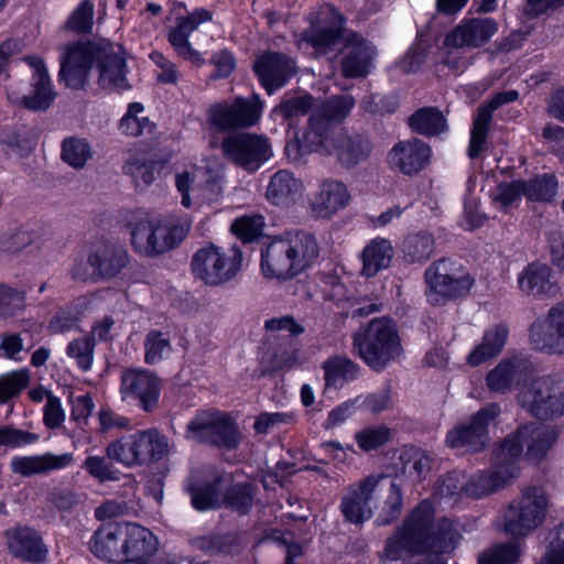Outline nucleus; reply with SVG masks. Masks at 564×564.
I'll return each instance as SVG.
<instances>
[{"instance_id":"nucleus-1","label":"nucleus","mask_w":564,"mask_h":564,"mask_svg":"<svg viewBox=\"0 0 564 564\" xmlns=\"http://www.w3.org/2000/svg\"><path fill=\"white\" fill-rule=\"evenodd\" d=\"M463 527L459 522L440 518L435 520V509L430 500L421 501L405 518L403 525L398 529L386 544V558L397 561L404 554L421 555L422 558H411L405 564H445L438 556L452 552L462 538Z\"/></svg>"},{"instance_id":"nucleus-2","label":"nucleus","mask_w":564,"mask_h":564,"mask_svg":"<svg viewBox=\"0 0 564 564\" xmlns=\"http://www.w3.org/2000/svg\"><path fill=\"white\" fill-rule=\"evenodd\" d=\"M297 44L300 48L304 44L311 45L318 52L343 45L341 72L348 78L367 76L376 56L375 46L346 30L343 17L328 4L321 7L314 14L311 29L302 34Z\"/></svg>"},{"instance_id":"nucleus-3","label":"nucleus","mask_w":564,"mask_h":564,"mask_svg":"<svg viewBox=\"0 0 564 564\" xmlns=\"http://www.w3.org/2000/svg\"><path fill=\"white\" fill-rule=\"evenodd\" d=\"M89 549L98 558L115 564H154L159 541L135 522H109L95 531Z\"/></svg>"},{"instance_id":"nucleus-4","label":"nucleus","mask_w":564,"mask_h":564,"mask_svg":"<svg viewBox=\"0 0 564 564\" xmlns=\"http://www.w3.org/2000/svg\"><path fill=\"white\" fill-rule=\"evenodd\" d=\"M555 438V432L549 426L523 425L495 447L491 467L500 473V479L509 481L519 475L522 460L535 464L543 459Z\"/></svg>"},{"instance_id":"nucleus-5","label":"nucleus","mask_w":564,"mask_h":564,"mask_svg":"<svg viewBox=\"0 0 564 564\" xmlns=\"http://www.w3.org/2000/svg\"><path fill=\"white\" fill-rule=\"evenodd\" d=\"M318 256L315 238L304 231L274 238L261 253V271L267 279L288 280L307 269Z\"/></svg>"},{"instance_id":"nucleus-6","label":"nucleus","mask_w":564,"mask_h":564,"mask_svg":"<svg viewBox=\"0 0 564 564\" xmlns=\"http://www.w3.org/2000/svg\"><path fill=\"white\" fill-rule=\"evenodd\" d=\"M354 349L373 370H382L402 352L397 324L388 317H377L361 326L352 336Z\"/></svg>"},{"instance_id":"nucleus-7","label":"nucleus","mask_w":564,"mask_h":564,"mask_svg":"<svg viewBox=\"0 0 564 564\" xmlns=\"http://www.w3.org/2000/svg\"><path fill=\"white\" fill-rule=\"evenodd\" d=\"M172 451L167 437L156 429L123 435L110 442L106 457L124 467L148 466L164 459Z\"/></svg>"},{"instance_id":"nucleus-8","label":"nucleus","mask_w":564,"mask_h":564,"mask_svg":"<svg viewBox=\"0 0 564 564\" xmlns=\"http://www.w3.org/2000/svg\"><path fill=\"white\" fill-rule=\"evenodd\" d=\"M425 296L430 304L441 306L465 296L473 285L469 273L448 259L433 262L424 273Z\"/></svg>"},{"instance_id":"nucleus-9","label":"nucleus","mask_w":564,"mask_h":564,"mask_svg":"<svg viewBox=\"0 0 564 564\" xmlns=\"http://www.w3.org/2000/svg\"><path fill=\"white\" fill-rule=\"evenodd\" d=\"M299 148L304 153L315 152L324 156H334L345 169H352L360 164L370 153L367 139L347 130H339L317 140L301 143Z\"/></svg>"},{"instance_id":"nucleus-10","label":"nucleus","mask_w":564,"mask_h":564,"mask_svg":"<svg viewBox=\"0 0 564 564\" xmlns=\"http://www.w3.org/2000/svg\"><path fill=\"white\" fill-rule=\"evenodd\" d=\"M549 501L543 489L530 487L522 491L506 513L505 531L512 536H525L546 518Z\"/></svg>"},{"instance_id":"nucleus-11","label":"nucleus","mask_w":564,"mask_h":564,"mask_svg":"<svg viewBox=\"0 0 564 564\" xmlns=\"http://www.w3.org/2000/svg\"><path fill=\"white\" fill-rule=\"evenodd\" d=\"M520 404L538 419L564 413V380L540 377L527 382L519 393Z\"/></svg>"},{"instance_id":"nucleus-12","label":"nucleus","mask_w":564,"mask_h":564,"mask_svg":"<svg viewBox=\"0 0 564 564\" xmlns=\"http://www.w3.org/2000/svg\"><path fill=\"white\" fill-rule=\"evenodd\" d=\"M241 252L234 248L230 254L209 245L198 249L192 259L193 274L208 285H220L234 279L241 267Z\"/></svg>"},{"instance_id":"nucleus-13","label":"nucleus","mask_w":564,"mask_h":564,"mask_svg":"<svg viewBox=\"0 0 564 564\" xmlns=\"http://www.w3.org/2000/svg\"><path fill=\"white\" fill-rule=\"evenodd\" d=\"M186 437L194 442L213 443L234 448L240 435L236 423L228 414L217 411H202L187 424Z\"/></svg>"},{"instance_id":"nucleus-14","label":"nucleus","mask_w":564,"mask_h":564,"mask_svg":"<svg viewBox=\"0 0 564 564\" xmlns=\"http://www.w3.org/2000/svg\"><path fill=\"white\" fill-rule=\"evenodd\" d=\"M263 108L258 95L249 99L238 97L234 101L213 105L207 112V122L220 131L251 127L260 119Z\"/></svg>"},{"instance_id":"nucleus-15","label":"nucleus","mask_w":564,"mask_h":564,"mask_svg":"<svg viewBox=\"0 0 564 564\" xmlns=\"http://www.w3.org/2000/svg\"><path fill=\"white\" fill-rule=\"evenodd\" d=\"M226 159L248 172H256L272 156L268 138L253 133H237L221 142Z\"/></svg>"},{"instance_id":"nucleus-16","label":"nucleus","mask_w":564,"mask_h":564,"mask_svg":"<svg viewBox=\"0 0 564 564\" xmlns=\"http://www.w3.org/2000/svg\"><path fill=\"white\" fill-rule=\"evenodd\" d=\"M161 389V378L151 370L132 368L121 375L120 395L122 401L135 403L145 412L156 409Z\"/></svg>"},{"instance_id":"nucleus-17","label":"nucleus","mask_w":564,"mask_h":564,"mask_svg":"<svg viewBox=\"0 0 564 564\" xmlns=\"http://www.w3.org/2000/svg\"><path fill=\"white\" fill-rule=\"evenodd\" d=\"M97 42L67 44L59 50V77L72 89H82L96 59Z\"/></svg>"},{"instance_id":"nucleus-18","label":"nucleus","mask_w":564,"mask_h":564,"mask_svg":"<svg viewBox=\"0 0 564 564\" xmlns=\"http://www.w3.org/2000/svg\"><path fill=\"white\" fill-rule=\"evenodd\" d=\"M384 479L382 475H370L349 486L340 501V510L347 521L359 524L372 517L375 499Z\"/></svg>"},{"instance_id":"nucleus-19","label":"nucleus","mask_w":564,"mask_h":564,"mask_svg":"<svg viewBox=\"0 0 564 564\" xmlns=\"http://www.w3.org/2000/svg\"><path fill=\"white\" fill-rule=\"evenodd\" d=\"M350 95L334 96L315 107L308 120V127L299 140V145L330 134L334 124L341 123L355 107Z\"/></svg>"},{"instance_id":"nucleus-20","label":"nucleus","mask_w":564,"mask_h":564,"mask_svg":"<svg viewBox=\"0 0 564 564\" xmlns=\"http://www.w3.org/2000/svg\"><path fill=\"white\" fill-rule=\"evenodd\" d=\"M498 404H489L471 416L469 422L455 426L447 433L446 443L453 448H464L477 452L484 448L488 441V426L499 415Z\"/></svg>"},{"instance_id":"nucleus-21","label":"nucleus","mask_w":564,"mask_h":564,"mask_svg":"<svg viewBox=\"0 0 564 564\" xmlns=\"http://www.w3.org/2000/svg\"><path fill=\"white\" fill-rule=\"evenodd\" d=\"M219 484L191 488L192 505L196 510L205 511L218 508L226 502L231 509L246 513L252 505L253 496L249 485L232 487L223 499Z\"/></svg>"},{"instance_id":"nucleus-22","label":"nucleus","mask_w":564,"mask_h":564,"mask_svg":"<svg viewBox=\"0 0 564 564\" xmlns=\"http://www.w3.org/2000/svg\"><path fill=\"white\" fill-rule=\"evenodd\" d=\"M95 68L98 84L105 89H126V57L121 46L107 40L97 42Z\"/></svg>"},{"instance_id":"nucleus-23","label":"nucleus","mask_w":564,"mask_h":564,"mask_svg":"<svg viewBox=\"0 0 564 564\" xmlns=\"http://www.w3.org/2000/svg\"><path fill=\"white\" fill-rule=\"evenodd\" d=\"M530 343L539 351L564 354V301L531 325Z\"/></svg>"},{"instance_id":"nucleus-24","label":"nucleus","mask_w":564,"mask_h":564,"mask_svg":"<svg viewBox=\"0 0 564 564\" xmlns=\"http://www.w3.org/2000/svg\"><path fill=\"white\" fill-rule=\"evenodd\" d=\"M351 200V195L341 181L324 178L308 200V208L316 219H332L340 210L345 209Z\"/></svg>"},{"instance_id":"nucleus-25","label":"nucleus","mask_w":564,"mask_h":564,"mask_svg":"<svg viewBox=\"0 0 564 564\" xmlns=\"http://www.w3.org/2000/svg\"><path fill=\"white\" fill-rule=\"evenodd\" d=\"M498 22L492 18H464L455 29L446 35V46H464L480 48L497 34Z\"/></svg>"},{"instance_id":"nucleus-26","label":"nucleus","mask_w":564,"mask_h":564,"mask_svg":"<svg viewBox=\"0 0 564 564\" xmlns=\"http://www.w3.org/2000/svg\"><path fill=\"white\" fill-rule=\"evenodd\" d=\"M209 20H212L210 12L204 9H197L187 17L178 18L176 25L171 28L167 33V40L178 56L197 66L203 65L205 59L202 54L191 45L188 37L202 23Z\"/></svg>"},{"instance_id":"nucleus-27","label":"nucleus","mask_w":564,"mask_h":564,"mask_svg":"<svg viewBox=\"0 0 564 564\" xmlns=\"http://www.w3.org/2000/svg\"><path fill=\"white\" fill-rule=\"evenodd\" d=\"M254 70L269 95L286 84L295 73L294 61L280 53H265L254 62Z\"/></svg>"},{"instance_id":"nucleus-28","label":"nucleus","mask_w":564,"mask_h":564,"mask_svg":"<svg viewBox=\"0 0 564 564\" xmlns=\"http://www.w3.org/2000/svg\"><path fill=\"white\" fill-rule=\"evenodd\" d=\"M431 148L420 139L400 141L389 152L392 167L406 175H413L424 170L430 163Z\"/></svg>"},{"instance_id":"nucleus-29","label":"nucleus","mask_w":564,"mask_h":564,"mask_svg":"<svg viewBox=\"0 0 564 564\" xmlns=\"http://www.w3.org/2000/svg\"><path fill=\"white\" fill-rule=\"evenodd\" d=\"M23 62L32 70V90L22 98V102L31 110H45L56 97L47 67L39 56H26Z\"/></svg>"},{"instance_id":"nucleus-30","label":"nucleus","mask_w":564,"mask_h":564,"mask_svg":"<svg viewBox=\"0 0 564 564\" xmlns=\"http://www.w3.org/2000/svg\"><path fill=\"white\" fill-rule=\"evenodd\" d=\"M73 464V453L56 455L46 452L39 455L14 456L10 460V468L13 474L21 477H32L66 469Z\"/></svg>"},{"instance_id":"nucleus-31","label":"nucleus","mask_w":564,"mask_h":564,"mask_svg":"<svg viewBox=\"0 0 564 564\" xmlns=\"http://www.w3.org/2000/svg\"><path fill=\"white\" fill-rule=\"evenodd\" d=\"M9 552L25 562L45 560L47 550L40 534L28 527H14L4 533Z\"/></svg>"},{"instance_id":"nucleus-32","label":"nucleus","mask_w":564,"mask_h":564,"mask_svg":"<svg viewBox=\"0 0 564 564\" xmlns=\"http://www.w3.org/2000/svg\"><path fill=\"white\" fill-rule=\"evenodd\" d=\"M155 256L175 248L187 235L191 220L187 217L152 218Z\"/></svg>"},{"instance_id":"nucleus-33","label":"nucleus","mask_w":564,"mask_h":564,"mask_svg":"<svg viewBox=\"0 0 564 564\" xmlns=\"http://www.w3.org/2000/svg\"><path fill=\"white\" fill-rule=\"evenodd\" d=\"M304 184L288 170L275 172L267 186V199L280 207H289L303 195Z\"/></svg>"},{"instance_id":"nucleus-34","label":"nucleus","mask_w":564,"mask_h":564,"mask_svg":"<svg viewBox=\"0 0 564 564\" xmlns=\"http://www.w3.org/2000/svg\"><path fill=\"white\" fill-rule=\"evenodd\" d=\"M530 362L520 356L502 359L486 377L491 391L506 392L513 383L522 380L530 370Z\"/></svg>"},{"instance_id":"nucleus-35","label":"nucleus","mask_w":564,"mask_h":564,"mask_svg":"<svg viewBox=\"0 0 564 564\" xmlns=\"http://www.w3.org/2000/svg\"><path fill=\"white\" fill-rule=\"evenodd\" d=\"M129 254L119 246L108 242L97 245L88 257V263L102 278L118 275L128 264Z\"/></svg>"},{"instance_id":"nucleus-36","label":"nucleus","mask_w":564,"mask_h":564,"mask_svg":"<svg viewBox=\"0 0 564 564\" xmlns=\"http://www.w3.org/2000/svg\"><path fill=\"white\" fill-rule=\"evenodd\" d=\"M44 245V231L41 228L23 227L0 236V253L4 256L18 254L25 250H41Z\"/></svg>"},{"instance_id":"nucleus-37","label":"nucleus","mask_w":564,"mask_h":564,"mask_svg":"<svg viewBox=\"0 0 564 564\" xmlns=\"http://www.w3.org/2000/svg\"><path fill=\"white\" fill-rule=\"evenodd\" d=\"M508 337L509 329L505 324H497L487 328L481 340L469 352L467 357L468 365L479 366L497 357L503 350Z\"/></svg>"},{"instance_id":"nucleus-38","label":"nucleus","mask_w":564,"mask_h":564,"mask_svg":"<svg viewBox=\"0 0 564 564\" xmlns=\"http://www.w3.org/2000/svg\"><path fill=\"white\" fill-rule=\"evenodd\" d=\"M519 288L527 294L551 296L557 292L552 281V270L544 263H531L518 276Z\"/></svg>"},{"instance_id":"nucleus-39","label":"nucleus","mask_w":564,"mask_h":564,"mask_svg":"<svg viewBox=\"0 0 564 564\" xmlns=\"http://www.w3.org/2000/svg\"><path fill=\"white\" fill-rule=\"evenodd\" d=\"M362 274L371 278L389 267L393 258L391 242L384 238H375L362 250Z\"/></svg>"},{"instance_id":"nucleus-40","label":"nucleus","mask_w":564,"mask_h":564,"mask_svg":"<svg viewBox=\"0 0 564 564\" xmlns=\"http://www.w3.org/2000/svg\"><path fill=\"white\" fill-rule=\"evenodd\" d=\"M143 111L144 107L142 104H130L127 112L119 120V131L129 137H139L153 132L154 124L148 117L142 116Z\"/></svg>"},{"instance_id":"nucleus-41","label":"nucleus","mask_w":564,"mask_h":564,"mask_svg":"<svg viewBox=\"0 0 564 564\" xmlns=\"http://www.w3.org/2000/svg\"><path fill=\"white\" fill-rule=\"evenodd\" d=\"M558 182L553 174L535 175L524 181V197L532 202H551L557 194Z\"/></svg>"},{"instance_id":"nucleus-42","label":"nucleus","mask_w":564,"mask_h":564,"mask_svg":"<svg viewBox=\"0 0 564 564\" xmlns=\"http://www.w3.org/2000/svg\"><path fill=\"white\" fill-rule=\"evenodd\" d=\"M61 158L70 167L80 170L93 158V150L86 139L69 137L62 142Z\"/></svg>"},{"instance_id":"nucleus-43","label":"nucleus","mask_w":564,"mask_h":564,"mask_svg":"<svg viewBox=\"0 0 564 564\" xmlns=\"http://www.w3.org/2000/svg\"><path fill=\"white\" fill-rule=\"evenodd\" d=\"M409 123L412 130L425 135H435L446 129L443 113L435 108L417 110L410 117Z\"/></svg>"},{"instance_id":"nucleus-44","label":"nucleus","mask_w":564,"mask_h":564,"mask_svg":"<svg viewBox=\"0 0 564 564\" xmlns=\"http://www.w3.org/2000/svg\"><path fill=\"white\" fill-rule=\"evenodd\" d=\"M152 218L141 217L130 223V240L135 252L143 256H155Z\"/></svg>"},{"instance_id":"nucleus-45","label":"nucleus","mask_w":564,"mask_h":564,"mask_svg":"<svg viewBox=\"0 0 564 564\" xmlns=\"http://www.w3.org/2000/svg\"><path fill=\"white\" fill-rule=\"evenodd\" d=\"M143 347L144 362L156 365L172 351L170 335L159 329H151L144 337Z\"/></svg>"},{"instance_id":"nucleus-46","label":"nucleus","mask_w":564,"mask_h":564,"mask_svg":"<svg viewBox=\"0 0 564 564\" xmlns=\"http://www.w3.org/2000/svg\"><path fill=\"white\" fill-rule=\"evenodd\" d=\"M206 176V171L203 167L191 166L175 175V185L178 193L182 195V205L184 207L194 206L193 188L199 187Z\"/></svg>"},{"instance_id":"nucleus-47","label":"nucleus","mask_w":564,"mask_h":564,"mask_svg":"<svg viewBox=\"0 0 564 564\" xmlns=\"http://www.w3.org/2000/svg\"><path fill=\"white\" fill-rule=\"evenodd\" d=\"M325 379L327 384H338L344 381L354 380L358 375V366L344 357H334L324 364Z\"/></svg>"},{"instance_id":"nucleus-48","label":"nucleus","mask_w":564,"mask_h":564,"mask_svg":"<svg viewBox=\"0 0 564 564\" xmlns=\"http://www.w3.org/2000/svg\"><path fill=\"white\" fill-rule=\"evenodd\" d=\"M31 382V372L21 368L0 376V403L8 402L18 395Z\"/></svg>"},{"instance_id":"nucleus-49","label":"nucleus","mask_w":564,"mask_h":564,"mask_svg":"<svg viewBox=\"0 0 564 564\" xmlns=\"http://www.w3.org/2000/svg\"><path fill=\"white\" fill-rule=\"evenodd\" d=\"M224 177L220 173L209 174L206 176L199 187L193 188L194 206L199 204H212L218 202L224 194Z\"/></svg>"},{"instance_id":"nucleus-50","label":"nucleus","mask_w":564,"mask_h":564,"mask_svg":"<svg viewBox=\"0 0 564 564\" xmlns=\"http://www.w3.org/2000/svg\"><path fill=\"white\" fill-rule=\"evenodd\" d=\"M95 340L90 336L73 339L66 347V355L75 360L77 367L83 371L91 369L94 362Z\"/></svg>"},{"instance_id":"nucleus-51","label":"nucleus","mask_w":564,"mask_h":564,"mask_svg":"<svg viewBox=\"0 0 564 564\" xmlns=\"http://www.w3.org/2000/svg\"><path fill=\"white\" fill-rule=\"evenodd\" d=\"M469 486L466 487V495L481 497L495 491L501 487L507 479H500V473H495L494 468L489 471L478 473L468 478Z\"/></svg>"},{"instance_id":"nucleus-52","label":"nucleus","mask_w":564,"mask_h":564,"mask_svg":"<svg viewBox=\"0 0 564 564\" xmlns=\"http://www.w3.org/2000/svg\"><path fill=\"white\" fill-rule=\"evenodd\" d=\"M195 546L207 553H239L243 545L236 535L200 538L195 541Z\"/></svg>"},{"instance_id":"nucleus-53","label":"nucleus","mask_w":564,"mask_h":564,"mask_svg":"<svg viewBox=\"0 0 564 564\" xmlns=\"http://www.w3.org/2000/svg\"><path fill=\"white\" fill-rule=\"evenodd\" d=\"M490 120L491 119L488 118L487 110H477V113L474 118V124L468 147L469 158H477L485 150Z\"/></svg>"},{"instance_id":"nucleus-54","label":"nucleus","mask_w":564,"mask_h":564,"mask_svg":"<svg viewBox=\"0 0 564 564\" xmlns=\"http://www.w3.org/2000/svg\"><path fill=\"white\" fill-rule=\"evenodd\" d=\"M264 218L260 214L243 215L237 218L232 225V232L246 242L257 239L263 229Z\"/></svg>"},{"instance_id":"nucleus-55","label":"nucleus","mask_w":564,"mask_h":564,"mask_svg":"<svg viewBox=\"0 0 564 564\" xmlns=\"http://www.w3.org/2000/svg\"><path fill=\"white\" fill-rule=\"evenodd\" d=\"M403 252L411 261L427 260L434 252V240L431 235H414L403 243Z\"/></svg>"},{"instance_id":"nucleus-56","label":"nucleus","mask_w":564,"mask_h":564,"mask_svg":"<svg viewBox=\"0 0 564 564\" xmlns=\"http://www.w3.org/2000/svg\"><path fill=\"white\" fill-rule=\"evenodd\" d=\"M520 551L514 544L495 545L478 556L479 564H514Z\"/></svg>"},{"instance_id":"nucleus-57","label":"nucleus","mask_w":564,"mask_h":564,"mask_svg":"<svg viewBox=\"0 0 564 564\" xmlns=\"http://www.w3.org/2000/svg\"><path fill=\"white\" fill-rule=\"evenodd\" d=\"M391 436V432L387 426H371L366 427L355 435L360 449L369 452L384 445Z\"/></svg>"},{"instance_id":"nucleus-58","label":"nucleus","mask_w":564,"mask_h":564,"mask_svg":"<svg viewBox=\"0 0 564 564\" xmlns=\"http://www.w3.org/2000/svg\"><path fill=\"white\" fill-rule=\"evenodd\" d=\"M94 23V4L91 0H84L69 15L66 28L77 32H89Z\"/></svg>"},{"instance_id":"nucleus-59","label":"nucleus","mask_w":564,"mask_h":564,"mask_svg":"<svg viewBox=\"0 0 564 564\" xmlns=\"http://www.w3.org/2000/svg\"><path fill=\"white\" fill-rule=\"evenodd\" d=\"M313 108V97L310 95L291 97L280 102L273 112L283 119L306 115Z\"/></svg>"},{"instance_id":"nucleus-60","label":"nucleus","mask_w":564,"mask_h":564,"mask_svg":"<svg viewBox=\"0 0 564 564\" xmlns=\"http://www.w3.org/2000/svg\"><path fill=\"white\" fill-rule=\"evenodd\" d=\"M24 292L0 283V316H11L23 307Z\"/></svg>"},{"instance_id":"nucleus-61","label":"nucleus","mask_w":564,"mask_h":564,"mask_svg":"<svg viewBox=\"0 0 564 564\" xmlns=\"http://www.w3.org/2000/svg\"><path fill=\"white\" fill-rule=\"evenodd\" d=\"M521 197H524V180L500 184L495 194L496 202L503 208L513 206Z\"/></svg>"},{"instance_id":"nucleus-62","label":"nucleus","mask_w":564,"mask_h":564,"mask_svg":"<svg viewBox=\"0 0 564 564\" xmlns=\"http://www.w3.org/2000/svg\"><path fill=\"white\" fill-rule=\"evenodd\" d=\"M293 422V416L284 412H264L257 416L253 429L259 434H267L270 431Z\"/></svg>"},{"instance_id":"nucleus-63","label":"nucleus","mask_w":564,"mask_h":564,"mask_svg":"<svg viewBox=\"0 0 564 564\" xmlns=\"http://www.w3.org/2000/svg\"><path fill=\"white\" fill-rule=\"evenodd\" d=\"M84 469L100 482L115 480L116 476L111 465L102 456H88L84 464Z\"/></svg>"},{"instance_id":"nucleus-64","label":"nucleus","mask_w":564,"mask_h":564,"mask_svg":"<svg viewBox=\"0 0 564 564\" xmlns=\"http://www.w3.org/2000/svg\"><path fill=\"white\" fill-rule=\"evenodd\" d=\"M263 542L282 547L286 554L285 564H291V558L302 553L301 546L293 542V535L290 532L283 533L279 530H272Z\"/></svg>"}]
</instances>
